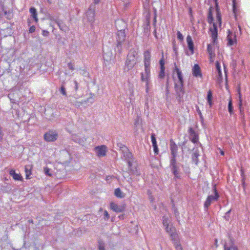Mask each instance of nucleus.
<instances>
[{
  "mask_svg": "<svg viewBox=\"0 0 250 250\" xmlns=\"http://www.w3.org/2000/svg\"><path fill=\"white\" fill-rule=\"evenodd\" d=\"M220 154H221V155H224V151H223V150H221V151H220Z\"/></svg>",
  "mask_w": 250,
  "mask_h": 250,
  "instance_id": "48",
  "label": "nucleus"
},
{
  "mask_svg": "<svg viewBox=\"0 0 250 250\" xmlns=\"http://www.w3.org/2000/svg\"><path fill=\"white\" fill-rule=\"evenodd\" d=\"M44 171L46 175L51 176L52 174L50 173V169L47 167H45L44 168Z\"/></svg>",
  "mask_w": 250,
  "mask_h": 250,
  "instance_id": "35",
  "label": "nucleus"
},
{
  "mask_svg": "<svg viewBox=\"0 0 250 250\" xmlns=\"http://www.w3.org/2000/svg\"><path fill=\"white\" fill-rule=\"evenodd\" d=\"M33 167V166L32 165H28L25 166V173L26 179H31L30 176L32 174Z\"/></svg>",
  "mask_w": 250,
  "mask_h": 250,
  "instance_id": "17",
  "label": "nucleus"
},
{
  "mask_svg": "<svg viewBox=\"0 0 250 250\" xmlns=\"http://www.w3.org/2000/svg\"><path fill=\"white\" fill-rule=\"evenodd\" d=\"M216 2V21L213 22V18L212 14V7H210L208 10V13L207 18V21L210 24H212L213 26L210 27L209 31L210 32L211 36L212 39V42L214 44L217 39V25L219 26L221 25V15L219 11V7L217 3V0H214ZM207 51L209 54V59L210 62L214 61L215 57V53L214 52V44H208Z\"/></svg>",
  "mask_w": 250,
  "mask_h": 250,
  "instance_id": "1",
  "label": "nucleus"
},
{
  "mask_svg": "<svg viewBox=\"0 0 250 250\" xmlns=\"http://www.w3.org/2000/svg\"><path fill=\"white\" fill-rule=\"evenodd\" d=\"M119 217L122 218H123V215H120Z\"/></svg>",
  "mask_w": 250,
  "mask_h": 250,
  "instance_id": "52",
  "label": "nucleus"
},
{
  "mask_svg": "<svg viewBox=\"0 0 250 250\" xmlns=\"http://www.w3.org/2000/svg\"><path fill=\"white\" fill-rule=\"evenodd\" d=\"M177 39L180 40V41H182L183 40L184 38L182 34L180 31H177Z\"/></svg>",
  "mask_w": 250,
  "mask_h": 250,
  "instance_id": "31",
  "label": "nucleus"
},
{
  "mask_svg": "<svg viewBox=\"0 0 250 250\" xmlns=\"http://www.w3.org/2000/svg\"><path fill=\"white\" fill-rule=\"evenodd\" d=\"M58 137V134L56 131L50 130L44 134L43 139L46 142H54Z\"/></svg>",
  "mask_w": 250,
  "mask_h": 250,
  "instance_id": "7",
  "label": "nucleus"
},
{
  "mask_svg": "<svg viewBox=\"0 0 250 250\" xmlns=\"http://www.w3.org/2000/svg\"><path fill=\"white\" fill-rule=\"evenodd\" d=\"M42 35L43 36H47L49 35V32L47 30H43L42 32Z\"/></svg>",
  "mask_w": 250,
  "mask_h": 250,
  "instance_id": "43",
  "label": "nucleus"
},
{
  "mask_svg": "<svg viewBox=\"0 0 250 250\" xmlns=\"http://www.w3.org/2000/svg\"><path fill=\"white\" fill-rule=\"evenodd\" d=\"M158 76L160 79L164 78L165 76V68H160V71L159 73Z\"/></svg>",
  "mask_w": 250,
  "mask_h": 250,
  "instance_id": "27",
  "label": "nucleus"
},
{
  "mask_svg": "<svg viewBox=\"0 0 250 250\" xmlns=\"http://www.w3.org/2000/svg\"><path fill=\"white\" fill-rule=\"evenodd\" d=\"M175 70L176 72L177 75L178 79V82L175 83V88L177 93L179 94V96L182 94L183 95L184 93L183 90V84H184V80L183 77L182 75V73L181 71L176 66V64H175Z\"/></svg>",
  "mask_w": 250,
  "mask_h": 250,
  "instance_id": "6",
  "label": "nucleus"
},
{
  "mask_svg": "<svg viewBox=\"0 0 250 250\" xmlns=\"http://www.w3.org/2000/svg\"><path fill=\"white\" fill-rule=\"evenodd\" d=\"M212 92L211 90H209L207 93V100L210 107L212 105Z\"/></svg>",
  "mask_w": 250,
  "mask_h": 250,
  "instance_id": "22",
  "label": "nucleus"
},
{
  "mask_svg": "<svg viewBox=\"0 0 250 250\" xmlns=\"http://www.w3.org/2000/svg\"><path fill=\"white\" fill-rule=\"evenodd\" d=\"M95 11L92 9H88L86 13L87 19L89 22H93L95 18Z\"/></svg>",
  "mask_w": 250,
  "mask_h": 250,
  "instance_id": "20",
  "label": "nucleus"
},
{
  "mask_svg": "<svg viewBox=\"0 0 250 250\" xmlns=\"http://www.w3.org/2000/svg\"><path fill=\"white\" fill-rule=\"evenodd\" d=\"M114 194L117 197L120 198H123L125 197V195L120 188H117L115 189Z\"/></svg>",
  "mask_w": 250,
  "mask_h": 250,
  "instance_id": "24",
  "label": "nucleus"
},
{
  "mask_svg": "<svg viewBox=\"0 0 250 250\" xmlns=\"http://www.w3.org/2000/svg\"><path fill=\"white\" fill-rule=\"evenodd\" d=\"M138 58V52L135 51H130L127 55L125 61V68L127 70L132 69L137 63Z\"/></svg>",
  "mask_w": 250,
  "mask_h": 250,
  "instance_id": "4",
  "label": "nucleus"
},
{
  "mask_svg": "<svg viewBox=\"0 0 250 250\" xmlns=\"http://www.w3.org/2000/svg\"><path fill=\"white\" fill-rule=\"evenodd\" d=\"M29 12L31 14V17L37 23L38 22L39 19L37 16V12L36 8L35 7H31L29 9Z\"/></svg>",
  "mask_w": 250,
  "mask_h": 250,
  "instance_id": "21",
  "label": "nucleus"
},
{
  "mask_svg": "<svg viewBox=\"0 0 250 250\" xmlns=\"http://www.w3.org/2000/svg\"><path fill=\"white\" fill-rule=\"evenodd\" d=\"M60 91L62 95H63L64 96L66 95V92L65 91V89L63 86H61V89H60Z\"/></svg>",
  "mask_w": 250,
  "mask_h": 250,
  "instance_id": "38",
  "label": "nucleus"
},
{
  "mask_svg": "<svg viewBox=\"0 0 250 250\" xmlns=\"http://www.w3.org/2000/svg\"><path fill=\"white\" fill-rule=\"evenodd\" d=\"M151 139L152 145L157 144V141L154 134H153L151 135Z\"/></svg>",
  "mask_w": 250,
  "mask_h": 250,
  "instance_id": "34",
  "label": "nucleus"
},
{
  "mask_svg": "<svg viewBox=\"0 0 250 250\" xmlns=\"http://www.w3.org/2000/svg\"><path fill=\"white\" fill-rule=\"evenodd\" d=\"M216 68L219 75L221 74V66L218 62H216L215 63Z\"/></svg>",
  "mask_w": 250,
  "mask_h": 250,
  "instance_id": "32",
  "label": "nucleus"
},
{
  "mask_svg": "<svg viewBox=\"0 0 250 250\" xmlns=\"http://www.w3.org/2000/svg\"><path fill=\"white\" fill-rule=\"evenodd\" d=\"M228 111H229V112L230 114V115H232L234 113L233 107L232 106V100L230 98L229 100Z\"/></svg>",
  "mask_w": 250,
  "mask_h": 250,
  "instance_id": "25",
  "label": "nucleus"
},
{
  "mask_svg": "<svg viewBox=\"0 0 250 250\" xmlns=\"http://www.w3.org/2000/svg\"><path fill=\"white\" fill-rule=\"evenodd\" d=\"M141 79L142 82L146 83V92L148 93L149 89V83L150 77H145L143 73L141 74Z\"/></svg>",
  "mask_w": 250,
  "mask_h": 250,
  "instance_id": "18",
  "label": "nucleus"
},
{
  "mask_svg": "<svg viewBox=\"0 0 250 250\" xmlns=\"http://www.w3.org/2000/svg\"><path fill=\"white\" fill-rule=\"evenodd\" d=\"M194 155H195V157L197 158L198 157V155L196 153H194Z\"/></svg>",
  "mask_w": 250,
  "mask_h": 250,
  "instance_id": "49",
  "label": "nucleus"
},
{
  "mask_svg": "<svg viewBox=\"0 0 250 250\" xmlns=\"http://www.w3.org/2000/svg\"><path fill=\"white\" fill-rule=\"evenodd\" d=\"M232 6H233V13L235 14V15H236V13L237 12V6H236V1H235V0H232Z\"/></svg>",
  "mask_w": 250,
  "mask_h": 250,
  "instance_id": "30",
  "label": "nucleus"
},
{
  "mask_svg": "<svg viewBox=\"0 0 250 250\" xmlns=\"http://www.w3.org/2000/svg\"><path fill=\"white\" fill-rule=\"evenodd\" d=\"M99 250H105L104 247L101 244L99 245Z\"/></svg>",
  "mask_w": 250,
  "mask_h": 250,
  "instance_id": "44",
  "label": "nucleus"
},
{
  "mask_svg": "<svg viewBox=\"0 0 250 250\" xmlns=\"http://www.w3.org/2000/svg\"><path fill=\"white\" fill-rule=\"evenodd\" d=\"M187 42L188 48L191 54L194 53V44L192 38L190 35H188L187 37Z\"/></svg>",
  "mask_w": 250,
  "mask_h": 250,
  "instance_id": "19",
  "label": "nucleus"
},
{
  "mask_svg": "<svg viewBox=\"0 0 250 250\" xmlns=\"http://www.w3.org/2000/svg\"><path fill=\"white\" fill-rule=\"evenodd\" d=\"M188 132L190 135L191 136H194L195 135H196L195 131L192 127H190L189 128Z\"/></svg>",
  "mask_w": 250,
  "mask_h": 250,
  "instance_id": "36",
  "label": "nucleus"
},
{
  "mask_svg": "<svg viewBox=\"0 0 250 250\" xmlns=\"http://www.w3.org/2000/svg\"><path fill=\"white\" fill-rule=\"evenodd\" d=\"M170 149L172 156H176L178 151V146L173 140L170 141Z\"/></svg>",
  "mask_w": 250,
  "mask_h": 250,
  "instance_id": "15",
  "label": "nucleus"
},
{
  "mask_svg": "<svg viewBox=\"0 0 250 250\" xmlns=\"http://www.w3.org/2000/svg\"><path fill=\"white\" fill-rule=\"evenodd\" d=\"M233 250H238L237 248H233Z\"/></svg>",
  "mask_w": 250,
  "mask_h": 250,
  "instance_id": "51",
  "label": "nucleus"
},
{
  "mask_svg": "<svg viewBox=\"0 0 250 250\" xmlns=\"http://www.w3.org/2000/svg\"><path fill=\"white\" fill-rule=\"evenodd\" d=\"M144 64H150L151 63V52L149 50L145 51L144 53Z\"/></svg>",
  "mask_w": 250,
  "mask_h": 250,
  "instance_id": "14",
  "label": "nucleus"
},
{
  "mask_svg": "<svg viewBox=\"0 0 250 250\" xmlns=\"http://www.w3.org/2000/svg\"><path fill=\"white\" fill-rule=\"evenodd\" d=\"M58 24L59 26L60 27V28L61 29H62V28L61 27L60 23H58Z\"/></svg>",
  "mask_w": 250,
  "mask_h": 250,
  "instance_id": "50",
  "label": "nucleus"
},
{
  "mask_svg": "<svg viewBox=\"0 0 250 250\" xmlns=\"http://www.w3.org/2000/svg\"><path fill=\"white\" fill-rule=\"evenodd\" d=\"M74 83H75V90H77L78 89V83L76 81L74 82Z\"/></svg>",
  "mask_w": 250,
  "mask_h": 250,
  "instance_id": "45",
  "label": "nucleus"
},
{
  "mask_svg": "<svg viewBox=\"0 0 250 250\" xmlns=\"http://www.w3.org/2000/svg\"><path fill=\"white\" fill-rule=\"evenodd\" d=\"M152 146L153 147V150H154V152L155 154H157L159 152V149L158 148L157 145V144L154 145H152Z\"/></svg>",
  "mask_w": 250,
  "mask_h": 250,
  "instance_id": "37",
  "label": "nucleus"
},
{
  "mask_svg": "<svg viewBox=\"0 0 250 250\" xmlns=\"http://www.w3.org/2000/svg\"><path fill=\"white\" fill-rule=\"evenodd\" d=\"M227 39L228 40V45L231 46L236 43L237 41L236 35L229 31Z\"/></svg>",
  "mask_w": 250,
  "mask_h": 250,
  "instance_id": "13",
  "label": "nucleus"
},
{
  "mask_svg": "<svg viewBox=\"0 0 250 250\" xmlns=\"http://www.w3.org/2000/svg\"><path fill=\"white\" fill-rule=\"evenodd\" d=\"M214 190L215 195L214 196H212V195L208 196L207 197V198L204 203V207L207 209H208V207L210 205L212 201H216L218 200V199L219 198V195L217 192L216 188H215Z\"/></svg>",
  "mask_w": 250,
  "mask_h": 250,
  "instance_id": "8",
  "label": "nucleus"
},
{
  "mask_svg": "<svg viewBox=\"0 0 250 250\" xmlns=\"http://www.w3.org/2000/svg\"><path fill=\"white\" fill-rule=\"evenodd\" d=\"M172 243L175 248V250H183V248L178 241V239L177 241H173Z\"/></svg>",
  "mask_w": 250,
  "mask_h": 250,
  "instance_id": "26",
  "label": "nucleus"
},
{
  "mask_svg": "<svg viewBox=\"0 0 250 250\" xmlns=\"http://www.w3.org/2000/svg\"><path fill=\"white\" fill-rule=\"evenodd\" d=\"M126 205L123 204L122 205H118L114 202H111L110 204V208L114 212L119 213L123 212L125 208Z\"/></svg>",
  "mask_w": 250,
  "mask_h": 250,
  "instance_id": "9",
  "label": "nucleus"
},
{
  "mask_svg": "<svg viewBox=\"0 0 250 250\" xmlns=\"http://www.w3.org/2000/svg\"><path fill=\"white\" fill-rule=\"evenodd\" d=\"M68 66L69 69H70L71 70H73L74 69V65L71 62H69L68 63Z\"/></svg>",
  "mask_w": 250,
  "mask_h": 250,
  "instance_id": "40",
  "label": "nucleus"
},
{
  "mask_svg": "<svg viewBox=\"0 0 250 250\" xmlns=\"http://www.w3.org/2000/svg\"><path fill=\"white\" fill-rule=\"evenodd\" d=\"M145 77H150V64H144Z\"/></svg>",
  "mask_w": 250,
  "mask_h": 250,
  "instance_id": "23",
  "label": "nucleus"
},
{
  "mask_svg": "<svg viewBox=\"0 0 250 250\" xmlns=\"http://www.w3.org/2000/svg\"><path fill=\"white\" fill-rule=\"evenodd\" d=\"M115 26L118 32L117 33V46L121 45L125 42V23L121 20H117L115 21Z\"/></svg>",
  "mask_w": 250,
  "mask_h": 250,
  "instance_id": "3",
  "label": "nucleus"
},
{
  "mask_svg": "<svg viewBox=\"0 0 250 250\" xmlns=\"http://www.w3.org/2000/svg\"><path fill=\"white\" fill-rule=\"evenodd\" d=\"M35 30H36L35 26L34 25H32L30 27V28L29 29V32L30 33H32L35 31Z\"/></svg>",
  "mask_w": 250,
  "mask_h": 250,
  "instance_id": "39",
  "label": "nucleus"
},
{
  "mask_svg": "<svg viewBox=\"0 0 250 250\" xmlns=\"http://www.w3.org/2000/svg\"><path fill=\"white\" fill-rule=\"evenodd\" d=\"M233 248H236V247H234V246L227 247H226V245H225L224 246V250H233Z\"/></svg>",
  "mask_w": 250,
  "mask_h": 250,
  "instance_id": "41",
  "label": "nucleus"
},
{
  "mask_svg": "<svg viewBox=\"0 0 250 250\" xmlns=\"http://www.w3.org/2000/svg\"><path fill=\"white\" fill-rule=\"evenodd\" d=\"M9 173V175L12 177L13 179L14 180L21 181L23 180V178L22 176L19 173H16L15 170L14 169H12L10 170Z\"/></svg>",
  "mask_w": 250,
  "mask_h": 250,
  "instance_id": "16",
  "label": "nucleus"
},
{
  "mask_svg": "<svg viewBox=\"0 0 250 250\" xmlns=\"http://www.w3.org/2000/svg\"><path fill=\"white\" fill-rule=\"evenodd\" d=\"M192 136L193 137L191 139V142L194 144L196 143L198 140V135L196 134Z\"/></svg>",
  "mask_w": 250,
  "mask_h": 250,
  "instance_id": "33",
  "label": "nucleus"
},
{
  "mask_svg": "<svg viewBox=\"0 0 250 250\" xmlns=\"http://www.w3.org/2000/svg\"><path fill=\"white\" fill-rule=\"evenodd\" d=\"M238 28H239V31L240 33H241L242 32V28H241V27L240 26V25H238Z\"/></svg>",
  "mask_w": 250,
  "mask_h": 250,
  "instance_id": "47",
  "label": "nucleus"
},
{
  "mask_svg": "<svg viewBox=\"0 0 250 250\" xmlns=\"http://www.w3.org/2000/svg\"><path fill=\"white\" fill-rule=\"evenodd\" d=\"M163 225L166 232L170 235L171 241H177L178 239V234L175 228L171 223L167 216H163Z\"/></svg>",
  "mask_w": 250,
  "mask_h": 250,
  "instance_id": "2",
  "label": "nucleus"
},
{
  "mask_svg": "<svg viewBox=\"0 0 250 250\" xmlns=\"http://www.w3.org/2000/svg\"><path fill=\"white\" fill-rule=\"evenodd\" d=\"M5 17L8 20H10L13 17V14L12 11H6L4 7L3 6L1 8V9L0 10V29L1 30H4L5 28L8 30H10L9 28V24L8 22L3 23L2 22V18Z\"/></svg>",
  "mask_w": 250,
  "mask_h": 250,
  "instance_id": "5",
  "label": "nucleus"
},
{
  "mask_svg": "<svg viewBox=\"0 0 250 250\" xmlns=\"http://www.w3.org/2000/svg\"><path fill=\"white\" fill-rule=\"evenodd\" d=\"M100 2V0H94V3L95 4H97Z\"/></svg>",
  "mask_w": 250,
  "mask_h": 250,
  "instance_id": "46",
  "label": "nucleus"
},
{
  "mask_svg": "<svg viewBox=\"0 0 250 250\" xmlns=\"http://www.w3.org/2000/svg\"><path fill=\"white\" fill-rule=\"evenodd\" d=\"M176 156H172L170 160V166L172 167L173 173L176 177H178V167L176 165Z\"/></svg>",
  "mask_w": 250,
  "mask_h": 250,
  "instance_id": "11",
  "label": "nucleus"
},
{
  "mask_svg": "<svg viewBox=\"0 0 250 250\" xmlns=\"http://www.w3.org/2000/svg\"><path fill=\"white\" fill-rule=\"evenodd\" d=\"M160 68H165V61L164 59V53L162 52V57L159 62Z\"/></svg>",
  "mask_w": 250,
  "mask_h": 250,
  "instance_id": "29",
  "label": "nucleus"
},
{
  "mask_svg": "<svg viewBox=\"0 0 250 250\" xmlns=\"http://www.w3.org/2000/svg\"><path fill=\"white\" fill-rule=\"evenodd\" d=\"M192 75L195 77L202 78L203 75L200 67L198 64H195L192 69Z\"/></svg>",
  "mask_w": 250,
  "mask_h": 250,
  "instance_id": "12",
  "label": "nucleus"
},
{
  "mask_svg": "<svg viewBox=\"0 0 250 250\" xmlns=\"http://www.w3.org/2000/svg\"><path fill=\"white\" fill-rule=\"evenodd\" d=\"M95 150L96 151L97 156L99 157H104L106 155L107 147L104 145L96 146Z\"/></svg>",
  "mask_w": 250,
  "mask_h": 250,
  "instance_id": "10",
  "label": "nucleus"
},
{
  "mask_svg": "<svg viewBox=\"0 0 250 250\" xmlns=\"http://www.w3.org/2000/svg\"><path fill=\"white\" fill-rule=\"evenodd\" d=\"M104 216L106 218L107 220H108L109 218V215L106 210H104Z\"/></svg>",
  "mask_w": 250,
  "mask_h": 250,
  "instance_id": "42",
  "label": "nucleus"
},
{
  "mask_svg": "<svg viewBox=\"0 0 250 250\" xmlns=\"http://www.w3.org/2000/svg\"><path fill=\"white\" fill-rule=\"evenodd\" d=\"M238 94H239V105L240 108H241V107L242 105V95H241V90H240V88L238 89Z\"/></svg>",
  "mask_w": 250,
  "mask_h": 250,
  "instance_id": "28",
  "label": "nucleus"
}]
</instances>
